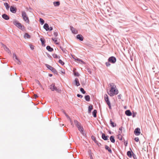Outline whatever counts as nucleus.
Masks as SVG:
<instances>
[{
    "instance_id": "de8ad7c7",
    "label": "nucleus",
    "mask_w": 159,
    "mask_h": 159,
    "mask_svg": "<svg viewBox=\"0 0 159 159\" xmlns=\"http://www.w3.org/2000/svg\"><path fill=\"white\" fill-rule=\"evenodd\" d=\"M54 35L57 37L58 36V33L57 32H55L54 33Z\"/></svg>"
},
{
    "instance_id": "79ce46f5",
    "label": "nucleus",
    "mask_w": 159,
    "mask_h": 159,
    "mask_svg": "<svg viewBox=\"0 0 159 159\" xmlns=\"http://www.w3.org/2000/svg\"><path fill=\"white\" fill-rule=\"evenodd\" d=\"M80 91L83 94H85V91L84 90L83 88H80Z\"/></svg>"
},
{
    "instance_id": "37998d69",
    "label": "nucleus",
    "mask_w": 159,
    "mask_h": 159,
    "mask_svg": "<svg viewBox=\"0 0 159 159\" xmlns=\"http://www.w3.org/2000/svg\"><path fill=\"white\" fill-rule=\"evenodd\" d=\"M72 57L75 61H77L79 59V58L75 56H72Z\"/></svg>"
},
{
    "instance_id": "c756f323",
    "label": "nucleus",
    "mask_w": 159,
    "mask_h": 159,
    "mask_svg": "<svg viewBox=\"0 0 159 159\" xmlns=\"http://www.w3.org/2000/svg\"><path fill=\"white\" fill-rule=\"evenodd\" d=\"M60 3L59 2H53V4L55 7L58 6L60 5Z\"/></svg>"
},
{
    "instance_id": "49530a36",
    "label": "nucleus",
    "mask_w": 159,
    "mask_h": 159,
    "mask_svg": "<svg viewBox=\"0 0 159 159\" xmlns=\"http://www.w3.org/2000/svg\"><path fill=\"white\" fill-rule=\"evenodd\" d=\"M30 48L32 50H33L34 49V46L33 45H32L31 44H30Z\"/></svg>"
},
{
    "instance_id": "2eb2a0df",
    "label": "nucleus",
    "mask_w": 159,
    "mask_h": 159,
    "mask_svg": "<svg viewBox=\"0 0 159 159\" xmlns=\"http://www.w3.org/2000/svg\"><path fill=\"white\" fill-rule=\"evenodd\" d=\"M2 47L3 48L5 51L9 53V50L6 45H4V44H2Z\"/></svg>"
},
{
    "instance_id": "4c0bfd02",
    "label": "nucleus",
    "mask_w": 159,
    "mask_h": 159,
    "mask_svg": "<svg viewBox=\"0 0 159 159\" xmlns=\"http://www.w3.org/2000/svg\"><path fill=\"white\" fill-rule=\"evenodd\" d=\"M79 63L85 64V62L83 61L81 59H79L77 61Z\"/></svg>"
},
{
    "instance_id": "c9c22d12",
    "label": "nucleus",
    "mask_w": 159,
    "mask_h": 159,
    "mask_svg": "<svg viewBox=\"0 0 159 159\" xmlns=\"http://www.w3.org/2000/svg\"><path fill=\"white\" fill-rule=\"evenodd\" d=\"M40 41L41 42L42 45H43V44L45 43V39H44L41 38L40 39Z\"/></svg>"
},
{
    "instance_id": "72a5a7b5",
    "label": "nucleus",
    "mask_w": 159,
    "mask_h": 159,
    "mask_svg": "<svg viewBox=\"0 0 159 159\" xmlns=\"http://www.w3.org/2000/svg\"><path fill=\"white\" fill-rule=\"evenodd\" d=\"M63 113H64V114L65 115V116H66V117L69 119V120H70V122H71V121L70 119V117H69V116L66 113V112L65 111H63Z\"/></svg>"
},
{
    "instance_id": "6e6552de",
    "label": "nucleus",
    "mask_w": 159,
    "mask_h": 159,
    "mask_svg": "<svg viewBox=\"0 0 159 159\" xmlns=\"http://www.w3.org/2000/svg\"><path fill=\"white\" fill-rule=\"evenodd\" d=\"M50 88L51 90L52 91H56L59 92V91H58V89H57V88L55 86L54 84H52L50 86Z\"/></svg>"
},
{
    "instance_id": "39448f33",
    "label": "nucleus",
    "mask_w": 159,
    "mask_h": 159,
    "mask_svg": "<svg viewBox=\"0 0 159 159\" xmlns=\"http://www.w3.org/2000/svg\"><path fill=\"white\" fill-rule=\"evenodd\" d=\"M116 58L112 56L108 59V61L112 64H114L116 61Z\"/></svg>"
},
{
    "instance_id": "4468645a",
    "label": "nucleus",
    "mask_w": 159,
    "mask_h": 159,
    "mask_svg": "<svg viewBox=\"0 0 159 159\" xmlns=\"http://www.w3.org/2000/svg\"><path fill=\"white\" fill-rule=\"evenodd\" d=\"M76 38L78 39H79L80 41H82L83 40V37L82 35L81 34H78L76 36Z\"/></svg>"
},
{
    "instance_id": "ddd939ff",
    "label": "nucleus",
    "mask_w": 159,
    "mask_h": 159,
    "mask_svg": "<svg viewBox=\"0 0 159 159\" xmlns=\"http://www.w3.org/2000/svg\"><path fill=\"white\" fill-rule=\"evenodd\" d=\"M79 130L80 132L83 134V128L82 126H81V125L77 127Z\"/></svg>"
},
{
    "instance_id": "9d476101",
    "label": "nucleus",
    "mask_w": 159,
    "mask_h": 159,
    "mask_svg": "<svg viewBox=\"0 0 159 159\" xmlns=\"http://www.w3.org/2000/svg\"><path fill=\"white\" fill-rule=\"evenodd\" d=\"M70 29L71 32L73 34H77L78 33V31L75 28L72 26H70Z\"/></svg>"
},
{
    "instance_id": "cd10ccee",
    "label": "nucleus",
    "mask_w": 159,
    "mask_h": 159,
    "mask_svg": "<svg viewBox=\"0 0 159 159\" xmlns=\"http://www.w3.org/2000/svg\"><path fill=\"white\" fill-rule=\"evenodd\" d=\"M97 111L96 110H94L93 112V115L94 117H96L97 116Z\"/></svg>"
},
{
    "instance_id": "4be33fe9",
    "label": "nucleus",
    "mask_w": 159,
    "mask_h": 159,
    "mask_svg": "<svg viewBox=\"0 0 159 159\" xmlns=\"http://www.w3.org/2000/svg\"><path fill=\"white\" fill-rule=\"evenodd\" d=\"M105 148L106 150H107L110 153H112V151L111 149L107 145L105 146Z\"/></svg>"
},
{
    "instance_id": "13d9d810",
    "label": "nucleus",
    "mask_w": 159,
    "mask_h": 159,
    "mask_svg": "<svg viewBox=\"0 0 159 159\" xmlns=\"http://www.w3.org/2000/svg\"><path fill=\"white\" fill-rule=\"evenodd\" d=\"M133 156L134 158L135 157V155L134 154H133Z\"/></svg>"
},
{
    "instance_id": "dca6fc26",
    "label": "nucleus",
    "mask_w": 159,
    "mask_h": 159,
    "mask_svg": "<svg viewBox=\"0 0 159 159\" xmlns=\"http://www.w3.org/2000/svg\"><path fill=\"white\" fill-rule=\"evenodd\" d=\"M125 114L128 116H130L132 115V113L129 110H127L125 111Z\"/></svg>"
},
{
    "instance_id": "f8f14e48",
    "label": "nucleus",
    "mask_w": 159,
    "mask_h": 159,
    "mask_svg": "<svg viewBox=\"0 0 159 159\" xmlns=\"http://www.w3.org/2000/svg\"><path fill=\"white\" fill-rule=\"evenodd\" d=\"M10 10L13 13H15L16 12V8L14 7L13 6H11Z\"/></svg>"
},
{
    "instance_id": "c85d7f7f",
    "label": "nucleus",
    "mask_w": 159,
    "mask_h": 159,
    "mask_svg": "<svg viewBox=\"0 0 159 159\" xmlns=\"http://www.w3.org/2000/svg\"><path fill=\"white\" fill-rule=\"evenodd\" d=\"M110 124L111 125V126L113 127L116 126V124L112 121L111 119L110 120Z\"/></svg>"
},
{
    "instance_id": "7ed1b4c3",
    "label": "nucleus",
    "mask_w": 159,
    "mask_h": 159,
    "mask_svg": "<svg viewBox=\"0 0 159 159\" xmlns=\"http://www.w3.org/2000/svg\"><path fill=\"white\" fill-rule=\"evenodd\" d=\"M21 14L24 20L26 23L29 24L30 21L28 17L27 16L26 13L24 11H21Z\"/></svg>"
},
{
    "instance_id": "6e6d98bb",
    "label": "nucleus",
    "mask_w": 159,
    "mask_h": 159,
    "mask_svg": "<svg viewBox=\"0 0 159 159\" xmlns=\"http://www.w3.org/2000/svg\"><path fill=\"white\" fill-rule=\"evenodd\" d=\"M90 159H93L91 155L90 156Z\"/></svg>"
},
{
    "instance_id": "1a4fd4ad",
    "label": "nucleus",
    "mask_w": 159,
    "mask_h": 159,
    "mask_svg": "<svg viewBox=\"0 0 159 159\" xmlns=\"http://www.w3.org/2000/svg\"><path fill=\"white\" fill-rule=\"evenodd\" d=\"M134 133L137 136L139 135L141 133L140 129L139 128L135 129L134 131Z\"/></svg>"
},
{
    "instance_id": "f3484780",
    "label": "nucleus",
    "mask_w": 159,
    "mask_h": 159,
    "mask_svg": "<svg viewBox=\"0 0 159 159\" xmlns=\"http://www.w3.org/2000/svg\"><path fill=\"white\" fill-rule=\"evenodd\" d=\"M132 154H133V153L131 150V151H128L127 152V155L130 158L132 157Z\"/></svg>"
},
{
    "instance_id": "f704fd0d",
    "label": "nucleus",
    "mask_w": 159,
    "mask_h": 159,
    "mask_svg": "<svg viewBox=\"0 0 159 159\" xmlns=\"http://www.w3.org/2000/svg\"><path fill=\"white\" fill-rule=\"evenodd\" d=\"M63 113H64V114L65 115V116H66V117L69 119V120H70V122H71V121L70 119V117H69V116L66 113V112L65 111H63Z\"/></svg>"
},
{
    "instance_id": "603ef678",
    "label": "nucleus",
    "mask_w": 159,
    "mask_h": 159,
    "mask_svg": "<svg viewBox=\"0 0 159 159\" xmlns=\"http://www.w3.org/2000/svg\"><path fill=\"white\" fill-rule=\"evenodd\" d=\"M118 98L119 99H121V95L120 94V95H118Z\"/></svg>"
},
{
    "instance_id": "a18cd8bd",
    "label": "nucleus",
    "mask_w": 159,
    "mask_h": 159,
    "mask_svg": "<svg viewBox=\"0 0 159 159\" xmlns=\"http://www.w3.org/2000/svg\"><path fill=\"white\" fill-rule=\"evenodd\" d=\"M110 63V62H109L108 61V62H106L105 64L107 66H110L111 64Z\"/></svg>"
},
{
    "instance_id": "b1692460",
    "label": "nucleus",
    "mask_w": 159,
    "mask_h": 159,
    "mask_svg": "<svg viewBox=\"0 0 159 159\" xmlns=\"http://www.w3.org/2000/svg\"><path fill=\"white\" fill-rule=\"evenodd\" d=\"M46 48L49 52H52L53 51V49L49 46H48L46 47Z\"/></svg>"
},
{
    "instance_id": "6ab92c4d",
    "label": "nucleus",
    "mask_w": 159,
    "mask_h": 159,
    "mask_svg": "<svg viewBox=\"0 0 159 159\" xmlns=\"http://www.w3.org/2000/svg\"><path fill=\"white\" fill-rule=\"evenodd\" d=\"M2 18L6 20H8L9 19V16L6 14H4L2 15Z\"/></svg>"
},
{
    "instance_id": "864d4df0",
    "label": "nucleus",
    "mask_w": 159,
    "mask_h": 159,
    "mask_svg": "<svg viewBox=\"0 0 159 159\" xmlns=\"http://www.w3.org/2000/svg\"><path fill=\"white\" fill-rule=\"evenodd\" d=\"M34 97H35V98H36L37 97H38V96H37V95L36 94H34Z\"/></svg>"
},
{
    "instance_id": "ea45409f",
    "label": "nucleus",
    "mask_w": 159,
    "mask_h": 159,
    "mask_svg": "<svg viewBox=\"0 0 159 159\" xmlns=\"http://www.w3.org/2000/svg\"><path fill=\"white\" fill-rule=\"evenodd\" d=\"M58 62L62 65H63L64 64V63L61 59L59 60Z\"/></svg>"
},
{
    "instance_id": "bb28decb",
    "label": "nucleus",
    "mask_w": 159,
    "mask_h": 159,
    "mask_svg": "<svg viewBox=\"0 0 159 159\" xmlns=\"http://www.w3.org/2000/svg\"><path fill=\"white\" fill-rule=\"evenodd\" d=\"M74 123L75 125L77 126V127L78 126L81 125L80 123L77 120H74Z\"/></svg>"
},
{
    "instance_id": "393cba45",
    "label": "nucleus",
    "mask_w": 159,
    "mask_h": 159,
    "mask_svg": "<svg viewBox=\"0 0 159 159\" xmlns=\"http://www.w3.org/2000/svg\"><path fill=\"white\" fill-rule=\"evenodd\" d=\"M85 100L88 102L90 100V96L88 95H86L85 96Z\"/></svg>"
},
{
    "instance_id": "8fccbe9b",
    "label": "nucleus",
    "mask_w": 159,
    "mask_h": 159,
    "mask_svg": "<svg viewBox=\"0 0 159 159\" xmlns=\"http://www.w3.org/2000/svg\"><path fill=\"white\" fill-rule=\"evenodd\" d=\"M77 96L78 97H80L81 98H82L83 97V96L81 95H80V94H78L77 95Z\"/></svg>"
},
{
    "instance_id": "423d86ee",
    "label": "nucleus",
    "mask_w": 159,
    "mask_h": 159,
    "mask_svg": "<svg viewBox=\"0 0 159 159\" xmlns=\"http://www.w3.org/2000/svg\"><path fill=\"white\" fill-rule=\"evenodd\" d=\"M45 65L48 69L52 71V72L55 73L56 71V70L53 67L50 66V65L47 64H46Z\"/></svg>"
},
{
    "instance_id": "4d7b16f0",
    "label": "nucleus",
    "mask_w": 159,
    "mask_h": 159,
    "mask_svg": "<svg viewBox=\"0 0 159 159\" xmlns=\"http://www.w3.org/2000/svg\"><path fill=\"white\" fill-rule=\"evenodd\" d=\"M49 75V76L51 77V76H52V74H50Z\"/></svg>"
},
{
    "instance_id": "7c9ffc66",
    "label": "nucleus",
    "mask_w": 159,
    "mask_h": 159,
    "mask_svg": "<svg viewBox=\"0 0 159 159\" xmlns=\"http://www.w3.org/2000/svg\"><path fill=\"white\" fill-rule=\"evenodd\" d=\"M93 108V106L92 105H90L89 106V108H88V112L89 113H90L91 110H92Z\"/></svg>"
},
{
    "instance_id": "e433bc0d",
    "label": "nucleus",
    "mask_w": 159,
    "mask_h": 159,
    "mask_svg": "<svg viewBox=\"0 0 159 159\" xmlns=\"http://www.w3.org/2000/svg\"><path fill=\"white\" fill-rule=\"evenodd\" d=\"M52 56L54 58H60V57L59 56H58L57 54H55V53H54L53 55H52Z\"/></svg>"
},
{
    "instance_id": "f03ea898",
    "label": "nucleus",
    "mask_w": 159,
    "mask_h": 159,
    "mask_svg": "<svg viewBox=\"0 0 159 159\" xmlns=\"http://www.w3.org/2000/svg\"><path fill=\"white\" fill-rule=\"evenodd\" d=\"M13 23L20 29L21 30H24L25 29L24 26L22 25L21 24L19 23L17 20H13Z\"/></svg>"
},
{
    "instance_id": "2f4dec72",
    "label": "nucleus",
    "mask_w": 159,
    "mask_h": 159,
    "mask_svg": "<svg viewBox=\"0 0 159 159\" xmlns=\"http://www.w3.org/2000/svg\"><path fill=\"white\" fill-rule=\"evenodd\" d=\"M4 5L6 7L7 9V10L9 9L10 6H9V5H8V4L7 3V2L5 3H4Z\"/></svg>"
},
{
    "instance_id": "c03bdc74",
    "label": "nucleus",
    "mask_w": 159,
    "mask_h": 159,
    "mask_svg": "<svg viewBox=\"0 0 159 159\" xmlns=\"http://www.w3.org/2000/svg\"><path fill=\"white\" fill-rule=\"evenodd\" d=\"M122 128L121 127L119 128V134H120L122 133Z\"/></svg>"
},
{
    "instance_id": "5701e85b",
    "label": "nucleus",
    "mask_w": 159,
    "mask_h": 159,
    "mask_svg": "<svg viewBox=\"0 0 159 159\" xmlns=\"http://www.w3.org/2000/svg\"><path fill=\"white\" fill-rule=\"evenodd\" d=\"M24 37L25 39H30L31 36L28 34L26 33L24 35Z\"/></svg>"
},
{
    "instance_id": "9b49d317",
    "label": "nucleus",
    "mask_w": 159,
    "mask_h": 159,
    "mask_svg": "<svg viewBox=\"0 0 159 159\" xmlns=\"http://www.w3.org/2000/svg\"><path fill=\"white\" fill-rule=\"evenodd\" d=\"M74 84H75L77 86H78L79 85H80V84L79 82L78 79L77 78H76L75 79V81H74Z\"/></svg>"
},
{
    "instance_id": "aec40b11",
    "label": "nucleus",
    "mask_w": 159,
    "mask_h": 159,
    "mask_svg": "<svg viewBox=\"0 0 159 159\" xmlns=\"http://www.w3.org/2000/svg\"><path fill=\"white\" fill-rule=\"evenodd\" d=\"M102 139L105 140H108V136H106L104 134H102Z\"/></svg>"
},
{
    "instance_id": "473e14b6",
    "label": "nucleus",
    "mask_w": 159,
    "mask_h": 159,
    "mask_svg": "<svg viewBox=\"0 0 159 159\" xmlns=\"http://www.w3.org/2000/svg\"><path fill=\"white\" fill-rule=\"evenodd\" d=\"M73 72L75 76L78 77L80 76V74L78 72L75 71L74 70H73Z\"/></svg>"
},
{
    "instance_id": "09e8293b",
    "label": "nucleus",
    "mask_w": 159,
    "mask_h": 159,
    "mask_svg": "<svg viewBox=\"0 0 159 159\" xmlns=\"http://www.w3.org/2000/svg\"><path fill=\"white\" fill-rule=\"evenodd\" d=\"M134 140L135 141L138 142L139 141V139L138 137H136L134 138Z\"/></svg>"
},
{
    "instance_id": "052dcab7",
    "label": "nucleus",
    "mask_w": 159,
    "mask_h": 159,
    "mask_svg": "<svg viewBox=\"0 0 159 159\" xmlns=\"http://www.w3.org/2000/svg\"><path fill=\"white\" fill-rule=\"evenodd\" d=\"M15 1H17L18 0H14Z\"/></svg>"
},
{
    "instance_id": "3c124183",
    "label": "nucleus",
    "mask_w": 159,
    "mask_h": 159,
    "mask_svg": "<svg viewBox=\"0 0 159 159\" xmlns=\"http://www.w3.org/2000/svg\"><path fill=\"white\" fill-rule=\"evenodd\" d=\"M48 29H49V31H51L53 29V28L52 27H49V28H48Z\"/></svg>"
},
{
    "instance_id": "bf43d9fd",
    "label": "nucleus",
    "mask_w": 159,
    "mask_h": 159,
    "mask_svg": "<svg viewBox=\"0 0 159 159\" xmlns=\"http://www.w3.org/2000/svg\"><path fill=\"white\" fill-rule=\"evenodd\" d=\"M61 72H62V73H63V74H65V72H64V71H61Z\"/></svg>"
},
{
    "instance_id": "a19ab883",
    "label": "nucleus",
    "mask_w": 159,
    "mask_h": 159,
    "mask_svg": "<svg viewBox=\"0 0 159 159\" xmlns=\"http://www.w3.org/2000/svg\"><path fill=\"white\" fill-rule=\"evenodd\" d=\"M92 139L94 141V142L96 143L97 142V141L96 140V138L93 136H92Z\"/></svg>"
},
{
    "instance_id": "58836bf2",
    "label": "nucleus",
    "mask_w": 159,
    "mask_h": 159,
    "mask_svg": "<svg viewBox=\"0 0 159 159\" xmlns=\"http://www.w3.org/2000/svg\"><path fill=\"white\" fill-rule=\"evenodd\" d=\"M39 21L41 24L42 25L43 24L44 22V20L42 18H40L39 19Z\"/></svg>"
},
{
    "instance_id": "f257e3e1",
    "label": "nucleus",
    "mask_w": 159,
    "mask_h": 159,
    "mask_svg": "<svg viewBox=\"0 0 159 159\" xmlns=\"http://www.w3.org/2000/svg\"><path fill=\"white\" fill-rule=\"evenodd\" d=\"M110 89L108 94L111 97L116 95L118 93L119 91L116 87V85L113 83H110L109 84Z\"/></svg>"
},
{
    "instance_id": "412c9836",
    "label": "nucleus",
    "mask_w": 159,
    "mask_h": 159,
    "mask_svg": "<svg viewBox=\"0 0 159 159\" xmlns=\"http://www.w3.org/2000/svg\"><path fill=\"white\" fill-rule=\"evenodd\" d=\"M43 28L46 30L48 31L49 30V25L48 24L45 23L43 26Z\"/></svg>"
},
{
    "instance_id": "0eeeda50",
    "label": "nucleus",
    "mask_w": 159,
    "mask_h": 159,
    "mask_svg": "<svg viewBox=\"0 0 159 159\" xmlns=\"http://www.w3.org/2000/svg\"><path fill=\"white\" fill-rule=\"evenodd\" d=\"M13 57L14 59H15V60L16 62H17L18 64H20L21 63V62L19 60L18 58V57H17L16 54L15 53H13Z\"/></svg>"
},
{
    "instance_id": "a878e982",
    "label": "nucleus",
    "mask_w": 159,
    "mask_h": 159,
    "mask_svg": "<svg viewBox=\"0 0 159 159\" xmlns=\"http://www.w3.org/2000/svg\"><path fill=\"white\" fill-rule=\"evenodd\" d=\"M110 140L111 142L113 143H114L115 142L114 137L113 136H111L110 137Z\"/></svg>"
},
{
    "instance_id": "5fc2aeb1",
    "label": "nucleus",
    "mask_w": 159,
    "mask_h": 159,
    "mask_svg": "<svg viewBox=\"0 0 159 159\" xmlns=\"http://www.w3.org/2000/svg\"><path fill=\"white\" fill-rule=\"evenodd\" d=\"M135 116V114H134V113H133V117H134Z\"/></svg>"
},
{
    "instance_id": "a211bd4d",
    "label": "nucleus",
    "mask_w": 159,
    "mask_h": 159,
    "mask_svg": "<svg viewBox=\"0 0 159 159\" xmlns=\"http://www.w3.org/2000/svg\"><path fill=\"white\" fill-rule=\"evenodd\" d=\"M52 40L54 41L55 43L57 44H59V42H58L57 40V38H52Z\"/></svg>"
},
{
    "instance_id": "20e7f679",
    "label": "nucleus",
    "mask_w": 159,
    "mask_h": 159,
    "mask_svg": "<svg viewBox=\"0 0 159 159\" xmlns=\"http://www.w3.org/2000/svg\"><path fill=\"white\" fill-rule=\"evenodd\" d=\"M104 99L106 102V103L108 106L109 108L110 109H111V106L110 102L109 99V98L108 95L107 94H105L104 95Z\"/></svg>"
}]
</instances>
